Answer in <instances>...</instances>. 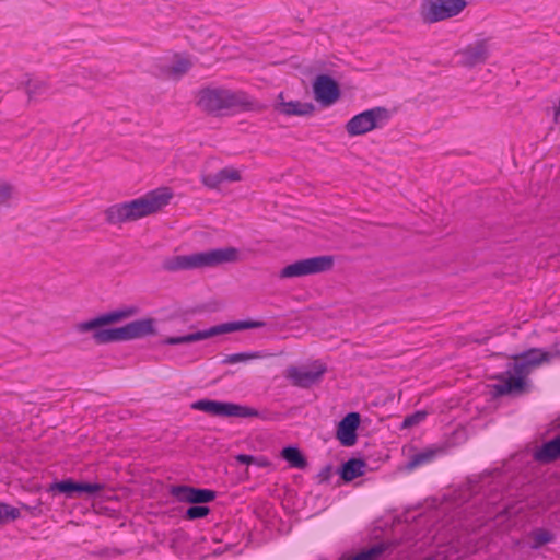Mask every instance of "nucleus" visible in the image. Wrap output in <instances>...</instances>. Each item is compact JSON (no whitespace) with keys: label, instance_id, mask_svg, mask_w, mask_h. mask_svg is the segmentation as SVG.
<instances>
[{"label":"nucleus","instance_id":"39448f33","mask_svg":"<svg viewBox=\"0 0 560 560\" xmlns=\"http://www.w3.org/2000/svg\"><path fill=\"white\" fill-rule=\"evenodd\" d=\"M266 326L265 322L261 320H237V322H230V323H223L213 327H210L206 330H199L196 332L187 334L184 336H173V337H166L161 341L162 345H170V346H176V345H183V343H191L196 341H200L213 336H218L221 334H228L233 332L237 330H244V329H253V328H261Z\"/></svg>","mask_w":560,"mask_h":560},{"label":"nucleus","instance_id":"9b49d317","mask_svg":"<svg viewBox=\"0 0 560 560\" xmlns=\"http://www.w3.org/2000/svg\"><path fill=\"white\" fill-rule=\"evenodd\" d=\"M455 15V0H423L420 18L425 24H433Z\"/></svg>","mask_w":560,"mask_h":560},{"label":"nucleus","instance_id":"f03ea898","mask_svg":"<svg viewBox=\"0 0 560 560\" xmlns=\"http://www.w3.org/2000/svg\"><path fill=\"white\" fill-rule=\"evenodd\" d=\"M514 362L510 364L508 370V377L500 376V383L492 386L493 393L497 396L504 395H521L525 392L527 375L540 366L542 363H548L553 358V354L538 348H532L523 351L520 354L512 355Z\"/></svg>","mask_w":560,"mask_h":560},{"label":"nucleus","instance_id":"c85d7f7f","mask_svg":"<svg viewBox=\"0 0 560 560\" xmlns=\"http://www.w3.org/2000/svg\"><path fill=\"white\" fill-rule=\"evenodd\" d=\"M553 535L545 529H538L534 533L532 547L537 549L545 544L552 541Z\"/></svg>","mask_w":560,"mask_h":560},{"label":"nucleus","instance_id":"f3484780","mask_svg":"<svg viewBox=\"0 0 560 560\" xmlns=\"http://www.w3.org/2000/svg\"><path fill=\"white\" fill-rule=\"evenodd\" d=\"M535 462L547 465L560 458V434L545 442L541 446L535 448L533 453Z\"/></svg>","mask_w":560,"mask_h":560},{"label":"nucleus","instance_id":"4468645a","mask_svg":"<svg viewBox=\"0 0 560 560\" xmlns=\"http://www.w3.org/2000/svg\"><path fill=\"white\" fill-rule=\"evenodd\" d=\"M313 92L317 102L324 106L334 104L340 97V88L328 74H318L313 82Z\"/></svg>","mask_w":560,"mask_h":560},{"label":"nucleus","instance_id":"5701e85b","mask_svg":"<svg viewBox=\"0 0 560 560\" xmlns=\"http://www.w3.org/2000/svg\"><path fill=\"white\" fill-rule=\"evenodd\" d=\"M75 482L72 478L56 481L49 486L48 492L65 494L68 499H75Z\"/></svg>","mask_w":560,"mask_h":560},{"label":"nucleus","instance_id":"c756f323","mask_svg":"<svg viewBox=\"0 0 560 560\" xmlns=\"http://www.w3.org/2000/svg\"><path fill=\"white\" fill-rule=\"evenodd\" d=\"M202 184L211 189L219 188V186L224 183L223 177L221 175V170L214 174H206L201 177Z\"/></svg>","mask_w":560,"mask_h":560},{"label":"nucleus","instance_id":"7ed1b4c3","mask_svg":"<svg viewBox=\"0 0 560 560\" xmlns=\"http://www.w3.org/2000/svg\"><path fill=\"white\" fill-rule=\"evenodd\" d=\"M238 258V250L234 247L213 248L190 255L166 257L162 261V269L168 272L217 267L234 262Z\"/></svg>","mask_w":560,"mask_h":560},{"label":"nucleus","instance_id":"72a5a7b5","mask_svg":"<svg viewBox=\"0 0 560 560\" xmlns=\"http://www.w3.org/2000/svg\"><path fill=\"white\" fill-rule=\"evenodd\" d=\"M332 472V465L328 464L317 474L318 483L328 482Z\"/></svg>","mask_w":560,"mask_h":560},{"label":"nucleus","instance_id":"4be33fe9","mask_svg":"<svg viewBox=\"0 0 560 560\" xmlns=\"http://www.w3.org/2000/svg\"><path fill=\"white\" fill-rule=\"evenodd\" d=\"M271 355V353H268L266 351L238 352L225 355L224 359L222 360V363L234 364L240 362H246L253 359H266Z\"/></svg>","mask_w":560,"mask_h":560},{"label":"nucleus","instance_id":"f704fd0d","mask_svg":"<svg viewBox=\"0 0 560 560\" xmlns=\"http://www.w3.org/2000/svg\"><path fill=\"white\" fill-rule=\"evenodd\" d=\"M236 460L241 464L249 465V464L256 462V458L252 455L240 454L236 456Z\"/></svg>","mask_w":560,"mask_h":560},{"label":"nucleus","instance_id":"aec40b11","mask_svg":"<svg viewBox=\"0 0 560 560\" xmlns=\"http://www.w3.org/2000/svg\"><path fill=\"white\" fill-rule=\"evenodd\" d=\"M106 221L109 224H120L132 221L126 202L116 203L105 210Z\"/></svg>","mask_w":560,"mask_h":560},{"label":"nucleus","instance_id":"423d86ee","mask_svg":"<svg viewBox=\"0 0 560 560\" xmlns=\"http://www.w3.org/2000/svg\"><path fill=\"white\" fill-rule=\"evenodd\" d=\"M390 119V112L386 107L376 106L354 115L347 124L346 131L349 136H361L382 128Z\"/></svg>","mask_w":560,"mask_h":560},{"label":"nucleus","instance_id":"2f4dec72","mask_svg":"<svg viewBox=\"0 0 560 560\" xmlns=\"http://www.w3.org/2000/svg\"><path fill=\"white\" fill-rule=\"evenodd\" d=\"M223 182H238L241 180V174L237 170L232 167H225L221 170Z\"/></svg>","mask_w":560,"mask_h":560},{"label":"nucleus","instance_id":"ddd939ff","mask_svg":"<svg viewBox=\"0 0 560 560\" xmlns=\"http://www.w3.org/2000/svg\"><path fill=\"white\" fill-rule=\"evenodd\" d=\"M168 493L178 502L202 504L212 502L217 492L211 489L195 488L187 485H172Z\"/></svg>","mask_w":560,"mask_h":560},{"label":"nucleus","instance_id":"393cba45","mask_svg":"<svg viewBox=\"0 0 560 560\" xmlns=\"http://www.w3.org/2000/svg\"><path fill=\"white\" fill-rule=\"evenodd\" d=\"M20 516L21 512L18 508L0 502V527L18 520Z\"/></svg>","mask_w":560,"mask_h":560},{"label":"nucleus","instance_id":"a211bd4d","mask_svg":"<svg viewBox=\"0 0 560 560\" xmlns=\"http://www.w3.org/2000/svg\"><path fill=\"white\" fill-rule=\"evenodd\" d=\"M279 103L276 105V110L285 116H310L314 113L315 106L313 103H302L300 101L285 102L283 93L278 95Z\"/></svg>","mask_w":560,"mask_h":560},{"label":"nucleus","instance_id":"6e6552de","mask_svg":"<svg viewBox=\"0 0 560 560\" xmlns=\"http://www.w3.org/2000/svg\"><path fill=\"white\" fill-rule=\"evenodd\" d=\"M191 408L221 418H250L259 415L257 409L247 406L212 399L196 400L191 404Z\"/></svg>","mask_w":560,"mask_h":560},{"label":"nucleus","instance_id":"cd10ccee","mask_svg":"<svg viewBox=\"0 0 560 560\" xmlns=\"http://www.w3.org/2000/svg\"><path fill=\"white\" fill-rule=\"evenodd\" d=\"M210 513V509L206 505H192L189 506L185 512L186 520H197L206 517Z\"/></svg>","mask_w":560,"mask_h":560},{"label":"nucleus","instance_id":"412c9836","mask_svg":"<svg viewBox=\"0 0 560 560\" xmlns=\"http://www.w3.org/2000/svg\"><path fill=\"white\" fill-rule=\"evenodd\" d=\"M281 457L293 468L304 469L307 467V460L296 446H285L281 451Z\"/></svg>","mask_w":560,"mask_h":560},{"label":"nucleus","instance_id":"2eb2a0df","mask_svg":"<svg viewBox=\"0 0 560 560\" xmlns=\"http://www.w3.org/2000/svg\"><path fill=\"white\" fill-rule=\"evenodd\" d=\"M325 372L326 368L323 365H319L316 370L291 365L285 371V377L290 380L294 386L310 388L322 380Z\"/></svg>","mask_w":560,"mask_h":560},{"label":"nucleus","instance_id":"7c9ffc66","mask_svg":"<svg viewBox=\"0 0 560 560\" xmlns=\"http://www.w3.org/2000/svg\"><path fill=\"white\" fill-rule=\"evenodd\" d=\"M191 67L188 59H178L171 67V73L175 77H180L186 73Z\"/></svg>","mask_w":560,"mask_h":560},{"label":"nucleus","instance_id":"dca6fc26","mask_svg":"<svg viewBox=\"0 0 560 560\" xmlns=\"http://www.w3.org/2000/svg\"><path fill=\"white\" fill-rule=\"evenodd\" d=\"M360 413L349 412L337 427V439L342 446H353L357 443V430L360 425Z\"/></svg>","mask_w":560,"mask_h":560},{"label":"nucleus","instance_id":"1a4fd4ad","mask_svg":"<svg viewBox=\"0 0 560 560\" xmlns=\"http://www.w3.org/2000/svg\"><path fill=\"white\" fill-rule=\"evenodd\" d=\"M334 267V257L330 255L315 256L306 259L296 260L281 269L279 278H294L308 275H316L331 270Z\"/></svg>","mask_w":560,"mask_h":560},{"label":"nucleus","instance_id":"473e14b6","mask_svg":"<svg viewBox=\"0 0 560 560\" xmlns=\"http://www.w3.org/2000/svg\"><path fill=\"white\" fill-rule=\"evenodd\" d=\"M12 197V187L9 184L0 185V205H7Z\"/></svg>","mask_w":560,"mask_h":560},{"label":"nucleus","instance_id":"20e7f679","mask_svg":"<svg viewBox=\"0 0 560 560\" xmlns=\"http://www.w3.org/2000/svg\"><path fill=\"white\" fill-rule=\"evenodd\" d=\"M197 105L206 113L220 115L223 110H256L259 108L246 93L223 88H205L198 92Z\"/></svg>","mask_w":560,"mask_h":560},{"label":"nucleus","instance_id":"f8f14e48","mask_svg":"<svg viewBox=\"0 0 560 560\" xmlns=\"http://www.w3.org/2000/svg\"><path fill=\"white\" fill-rule=\"evenodd\" d=\"M454 445L455 443L452 436L443 442L435 443L410 456L409 460L405 465V468L406 470L411 471L420 466L430 464L438 457L450 454Z\"/></svg>","mask_w":560,"mask_h":560},{"label":"nucleus","instance_id":"0eeeda50","mask_svg":"<svg viewBox=\"0 0 560 560\" xmlns=\"http://www.w3.org/2000/svg\"><path fill=\"white\" fill-rule=\"evenodd\" d=\"M173 194L168 188L153 190L144 197L127 201V208L132 221L152 214L168 205Z\"/></svg>","mask_w":560,"mask_h":560},{"label":"nucleus","instance_id":"9d476101","mask_svg":"<svg viewBox=\"0 0 560 560\" xmlns=\"http://www.w3.org/2000/svg\"><path fill=\"white\" fill-rule=\"evenodd\" d=\"M490 55L488 39H477L457 50V65L472 69L483 65Z\"/></svg>","mask_w":560,"mask_h":560},{"label":"nucleus","instance_id":"a878e982","mask_svg":"<svg viewBox=\"0 0 560 560\" xmlns=\"http://www.w3.org/2000/svg\"><path fill=\"white\" fill-rule=\"evenodd\" d=\"M48 90L47 83L39 80H30L26 86L28 98L32 100L44 94Z\"/></svg>","mask_w":560,"mask_h":560},{"label":"nucleus","instance_id":"b1692460","mask_svg":"<svg viewBox=\"0 0 560 560\" xmlns=\"http://www.w3.org/2000/svg\"><path fill=\"white\" fill-rule=\"evenodd\" d=\"M75 497L82 498L86 497H95L101 491L105 489V483L103 482H86V481H77L75 482Z\"/></svg>","mask_w":560,"mask_h":560},{"label":"nucleus","instance_id":"e433bc0d","mask_svg":"<svg viewBox=\"0 0 560 560\" xmlns=\"http://www.w3.org/2000/svg\"><path fill=\"white\" fill-rule=\"evenodd\" d=\"M259 465H260V466H266V465H268V463L265 460V462H260V464H259Z\"/></svg>","mask_w":560,"mask_h":560},{"label":"nucleus","instance_id":"c9c22d12","mask_svg":"<svg viewBox=\"0 0 560 560\" xmlns=\"http://www.w3.org/2000/svg\"><path fill=\"white\" fill-rule=\"evenodd\" d=\"M466 0H457V14H459L466 7H467Z\"/></svg>","mask_w":560,"mask_h":560},{"label":"nucleus","instance_id":"f257e3e1","mask_svg":"<svg viewBox=\"0 0 560 560\" xmlns=\"http://www.w3.org/2000/svg\"><path fill=\"white\" fill-rule=\"evenodd\" d=\"M138 312L137 306L114 310L89 320L77 323L75 330L81 334L92 331V338L96 345L129 341L156 335L155 319L152 317L140 318L121 327L103 328L130 318L137 315Z\"/></svg>","mask_w":560,"mask_h":560},{"label":"nucleus","instance_id":"bb28decb","mask_svg":"<svg viewBox=\"0 0 560 560\" xmlns=\"http://www.w3.org/2000/svg\"><path fill=\"white\" fill-rule=\"evenodd\" d=\"M427 416H428V412L424 410H418L411 415H408L407 417H405L400 428L409 429V428L416 427L419 423H421L427 418Z\"/></svg>","mask_w":560,"mask_h":560},{"label":"nucleus","instance_id":"6ab92c4d","mask_svg":"<svg viewBox=\"0 0 560 560\" xmlns=\"http://www.w3.org/2000/svg\"><path fill=\"white\" fill-rule=\"evenodd\" d=\"M365 466L366 463L363 459L350 458L341 464L338 472L343 481L350 482L353 479L364 475Z\"/></svg>","mask_w":560,"mask_h":560}]
</instances>
